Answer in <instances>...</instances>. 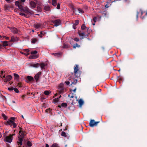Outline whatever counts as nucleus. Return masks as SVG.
<instances>
[{
    "label": "nucleus",
    "instance_id": "obj_1",
    "mask_svg": "<svg viewBox=\"0 0 147 147\" xmlns=\"http://www.w3.org/2000/svg\"><path fill=\"white\" fill-rule=\"evenodd\" d=\"M15 5L18 6L21 11H23L26 13H30L31 11L28 8L23 7V3L20 1H16L15 2Z\"/></svg>",
    "mask_w": 147,
    "mask_h": 147
},
{
    "label": "nucleus",
    "instance_id": "obj_2",
    "mask_svg": "<svg viewBox=\"0 0 147 147\" xmlns=\"http://www.w3.org/2000/svg\"><path fill=\"white\" fill-rule=\"evenodd\" d=\"M19 134L20 136V137L19 138V141L18 142V145H21L23 141V138L25 136V134L24 132L21 131L19 132Z\"/></svg>",
    "mask_w": 147,
    "mask_h": 147
},
{
    "label": "nucleus",
    "instance_id": "obj_3",
    "mask_svg": "<svg viewBox=\"0 0 147 147\" xmlns=\"http://www.w3.org/2000/svg\"><path fill=\"white\" fill-rule=\"evenodd\" d=\"M57 91L58 92L59 94H61L65 92V89L63 87V84H60L58 86V90Z\"/></svg>",
    "mask_w": 147,
    "mask_h": 147
},
{
    "label": "nucleus",
    "instance_id": "obj_4",
    "mask_svg": "<svg viewBox=\"0 0 147 147\" xmlns=\"http://www.w3.org/2000/svg\"><path fill=\"white\" fill-rule=\"evenodd\" d=\"M14 135V134H10L9 136H6L5 139V141L7 142L11 143L12 141L13 136Z\"/></svg>",
    "mask_w": 147,
    "mask_h": 147
},
{
    "label": "nucleus",
    "instance_id": "obj_5",
    "mask_svg": "<svg viewBox=\"0 0 147 147\" xmlns=\"http://www.w3.org/2000/svg\"><path fill=\"white\" fill-rule=\"evenodd\" d=\"M7 124L11 126H13V128L16 127L17 126L16 123L11 120H9L8 121H7Z\"/></svg>",
    "mask_w": 147,
    "mask_h": 147
},
{
    "label": "nucleus",
    "instance_id": "obj_6",
    "mask_svg": "<svg viewBox=\"0 0 147 147\" xmlns=\"http://www.w3.org/2000/svg\"><path fill=\"white\" fill-rule=\"evenodd\" d=\"M99 123V121L95 122L94 120H91L89 123V125L90 127H92L96 126Z\"/></svg>",
    "mask_w": 147,
    "mask_h": 147
},
{
    "label": "nucleus",
    "instance_id": "obj_7",
    "mask_svg": "<svg viewBox=\"0 0 147 147\" xmlns=\"http://www.w3.org/2000/svg\"><path fill=\"white\" fill-rule=\"evenodd\" d=\"M53 23L54 24V26H57L59 25L61 23V21L58 20L53 21Z\"/></svg>",
    "mask_w": 147,
    "mask_h": 147
},
{
    "label": "nucleus",
    "instance_id": "obj_8",
    "mask_svg": "<svg viewBox=\"0 0 147 147\" xmlns=\"http://www.w3.org/2000/svg\"><path fill=\"white\" fill-rule=\"evenodd\" d=\"M12 76L10 75H8L5 77V78H4V80L5 82H7L9 81L11 79Z\"/></svg>",
    "mask_w": 147,
    "mask_h": 147
},
{
    "label": "nucleus",
    "instance_id": "obj_9",
    "mask_svg": "<svg viewBox=\"0 0 147 147\" xmlns=\"http://www.w3.org/2000/svg\"><path fill=\"white\" fill-rule=\"evenodd\" d=\"M19 40V38L16 36H12L11 37V39L10 40V42H17Z\"/></svg>",
    "mask_w": 147,
    "mask_h": 147
},
{
    "label": "nucleus",
    "instance_id": "obj_10",
    "mask_svg": "<svg viewBox=\"0 0 147 147\" xmlns=\"http://www.w3.org/2000/svg\"><path fill=\"white\" fill-rule=\"evenodd\" d=\"M73 12L75 13H76V14H77V13H78V12L79 13H84V11L80 9H78L76 10V9H74L73 10Z\"/></svg>",
    "mask_w": 147,
    "mask_h": 147
},
{
    "label": "nucleus",
    "instance_id": "obj_11",
    "mask_svg": "<svg viewBox=\"0 0 147 147\" xmlns=\"http://www.w3.org/2000/svg\"><path fill=\"white\" fill-rule=\"evenodd\" d=\"M30 7L32 8H34L36 7V4L33 1H31L30 3Z\"/></svg>",
    "mask_w": 147,
    "mask_h": 147
},
{
    "label": "nucleus",
    "instance_id": "obj_12",
    "mask_svg": "<svg viewBox=\"0 0 147 147\" xmlns=\"http://www.w3.org/2000/svg\"><path fill=\"white\" fill-rule=\"evenodd\" d=\"M10 29L11 32L14 33H16L18 32L17 29L14 27H11Z\"/></svg>",
    "mask_w": 147,
    "mask_h": 147
},
{
    "label": "nucleus",
    "instance_id": "obj_13",
    "mask_svg": "<svg viewBox=\"0 0 147 147\" xmlns=\"http://www.w3.org/2000/svg\"><path fill=\"white\" fill-rule=\"evenodd\" d=\"M78 69V66L76 65L74 68V73L75 75L77 74Z\"/></svg>",
    "mask_w": 147,
    "mask_h": 147
},
{
    "label": "nucleus",
    "instance_id": "obj_14",
    "mask_svg": "<svg viewBox=\"0 0 147 147\" xmlns=\"http://www.w3.org/2000/svg\"><path fill=\"white\" fill-rule=\"evenodd\" d=\"M5 71H1L0 74V77L3 79V80H4V78H5Z\"/></svg>",
    "mask_w": 147,
    "mask_h": 147
},
{
    "label": "nucleus",
    "instance_id": "obj_15",
    "mask_svg": "<svg viewBox=\"0 0 147 147\" xmlns=\"http://www.w3.org/2000/svg\"><path fill=\"white\" fill-rule=\"evenodd\" d=\"M78 34L80 37H81V39L83 38V36L85 35V33L84 32H78Z\"/></svg>",
    "mask_w": 147,
    "mask_h": 147
},
{
    "label": "nucleus",
    "instance_id": "obj_16",
    "mask_svg": "<svg viewBox=\"0 0 147 147\" xmlns=\"http://www.w3.org/2000/svg\"><path fill=\"white\" fill-rule=\"evenodd\" d=\"M22 12H20L19 13V14L20 15H21L22 16H24L25 17H26V14H28V13L31 14L32 11H31L30 13H25L23 11H22Z\"/></svg>",
    "mask_w": 147,
    "mask_h": 147
},
{
    "label": "nucleus",
    "instance_id": "obj_17",
    "mask_svg": "<svg viewBox=\"0 0 147 147\" xmlns=\"http://www.w3.org/2000/svg\"><path fill=\"white\" fill-rule=\"evenodd\" d=\"M40 64L38 63H32L31 65V66L35 68H37L39 66Z\"/></svg>",
    "mask_w": 147,
    "mask_h": 147
},
{
    "label": "nucleus",
    "instance_id": "obj_18",
    "mask_svg": "<svg viewBox=\"0 0 147 147\" xmlns=\"http://www.w3.org/2000/svg\"><path fill=\"white\" fill-rule=\"evenodd\" d=\"M38 57V56L37 55H32L31 56H30L29 58L30 59H34L37 58Z\"/></svg>",
    "mask_w": 147,
    "mask_h": 147
},
{
    "label": "nucleus",
    "instance_id": "obj_19",
    "mask_svg": "<svg viewBox=\"0 0 147 147\" xmlns=\"http://www.w3.org/2000/svg\"><path fill=\"white\" fill-rule=\"evenodd\" d=\"M24 54L27 56L29 55V51L28 49H25L24 50Z\"/></svg>",
    "mask_w": 147,
    "mask_h": 147
},
{
    "label": "nucleus",
    "instance_id": "obj_20",
    "mask_svg": "<svg viewBox=\"0 0 147 147\" xmlns=\"http://www.w3.org/2000/svg\"><path fill=\"white\" fill-rule=\"evenodd\" d=\"M2 43H3V46L5 47L8 45V42L7 41H1V42Z\"/></svg>",
    "mask_w": 147,
    "mask_h": 147
},
{
    "label": "nucleus",
    "instance_id": "obj_21",
    "mask_svg": "<svg viewBox=\"0 0 147 147\" xmlns=\"http://www.w3.org/2000/svg\"><path fill=\"white\" fill-rule=\"evenodd\" d=\"M78 102L79 103V105H80V106L81 107L82 106L83 104H84V101L83 100L81 99H80L79 100Z\"/></svg>",
    "mask_w": 147,
    "mask_h": 147
},
{
    "label": "nucleus",
    "instance_id": "obj_22",
    "mask_svg": "<svg viewBox=\"0 0 147 147\" xmlns=\"http://www.w3.org/2000/svg\"><path fill=\"white\" fill-rule=\"evenodd\" d=\"M79 20H76V21H75V23L73 25V27L74 29H75V27L74 26H76V25H78V24H79Z\"/></svg>",
    "mask_w": 147,
    "mask_h": 147
},
{
    "label": "nucleus",
    "instance_id": "obj_23",
    "mask_svg": "<svg viewBox=\"0 0 147 147\" xmlns=\"http://www.w3.org/2000/svg\"><path fill=\"white\" fill-rule=\"evenodd\" d=\"M14 78L15 80H18L19 78V75L16 74H14Z\"/></svg>",
    "mask_w": 147,
    "mask_h": 147
},
{
    "label": "nucleus",
    "instance_id": "obj_24",
    "mask_svg": "<svg viewBox=\"0 0 147 147\" xmlns=\"http://www.w3.org/2000/svg\"><path fill=\"white\" fill-rule=\"evenodd\" d=\"M52 4L54 6H56L57 5L56 0H52Z\"/></svg>",
    "mask_w": 147,
    "mask_h": 147
},
{
    "label": "nucleus",
    "instance_id": "obj_25",
    "mask_svg": "<svg viewBox=\"0 0 147 147\" xmlns=\"http://www.w3.org/2000/svg\"><path fill=\"white\" fill-rule=\"evenodd\" d=\"M45 10L47 11H49L50 10V7L48 6H46L44 7Z\"/></svg>",
    "mask_w": 147,
    "mask_h": 147
},
{
    "label": "nucleus",
    "instance_id": "obj_26",
    "mask_svg": "<svg viewBox=\"0 0 147 147\" xmlns=\"http://www.w3.org/2000/svg\"><path fill=\"white\" fill-rule=\"evenodd\" d=\"M81 29L83 30H84L85 28H86V29L88 30L89 28H87L86 27V26L84 24H83L82 25V26H81Z\"/></svg>",
    "mask_w": 147,
    "mask_h": 147
},
{
    "label": "nucleus",
    "instance_id": "obj_27",
    "mask_svg": "<svg viewBox=\"0 0 147 147\" xmlns=\"http://www.w3.org/2000/svg\"><path fill=\"white\" fill-rule=\"evenodd\" d=\"M39 66L42 69H44L45 66V64L44 63H41Z\"/></svg>",
    "mask_w": 147,
    "mask_h": 147
},
{
    "label": "nucleus",
    "instance_id": "obj_28",
    "mask_svg": "<svg viewBox=\"0 0 147 147\" xmlns=\"http://www.w3.org/2000/svg\"><path fill=\"white\" fill-rule=\"evenodd\" d=\"M69 47V46L68 45L63 44V48H68Z\"/></svg>",
    "mask_w": 147,
    "mask_h": 147
},
{
    "label": "nucleus",
    "instance_id": "obj_29",
    "mask_svg": "<svg viewBox=\"0 0 147 147\" xmlns=\"http://www.w3.org/2000/svg\"><path fill=\"white\" fill-rule=\"evenodd\" d=\"M40 25L39 24H36L34 25L36 29H38L40 27Z\"/></svg>",
    "mask_w": 147,
    "mask_h": 147
},
{
    "label": "nucleus",
    "instance_id": "obj_30",
    "mask_svg": "<svg viewBox=\"0 0 147 147\" xmlns=\"http://www.w3.org/2000/svg\"><path fill=\"white\" fill-rule=\"evenodd\" d=\"M51 147H59L58 145L56 143L53 144Z\"/></svg>",
    "mask_w": 147,
    "mask_h": 147
},
{
    "label": "nucleus",
    "instance_id": "obj_31",
    "mask_svg": "<svg viewBox=\"0 0 147 147\" xmlns=\"http://www.w3.org/2000/svg\"><path fill=\"white\" fill-rule=\"evenodd\" d=\"M37 10L39 12H41L42 11L41 7L39 6H38L37 7Z\"/></svg>",
    "mask_w": 147,
    "mask_h": 147
},
{
    "label": "nucleus",
    "instance_id": "obj_32",
    "mask_svg": "<svg viewBox=\"0 0 147 147\" xmlns=\"http://www.w3.org/2000/svg\"><path fill=\"white\" fill-rule=\"evenodd\" d=\"M50 93V92L47 90L45 91L44 92V94L46 95H49Z\"/></svg>",
    "mask_w": 147,
    "mask_h": 147
},
{
    "label": "nucleus",
    "instance_id": "obj_33",
    "mask_svg": "<svg viewBox=\"0 0 147 147\" xmlns=\"http://www.w3.org/2000/svg\"><path fill=\"white\" fill-rule=\"evenodd\" d=\"M27 78L29 81H31L33 80V78L31 76H28Z\"/></svg>",
    "mask_w": 147,
    "mask_h": 147
},
{
    "label": "nucleus",
    "instance_id": "obj_34",
    "mask_svg": "<svg viewBox=\"0 0 147 147\" xmlns=\"http://www.w3.org/2000/svg\"><path fill=\"white\" fill-rule=\"evenodd\" d=\"M61 106L64 107H66L67 106V105L66 103H63L61 104Z\"/></svg>",
    "mask_w": 147,
    "mask_h": 147
},
{
    "label": "nucleus",
    "instance_id": "obj_35",
    "mask_svg": "<svg viewBox=\"0 0 147 147\" xmlns=\"http://www.w3.org/2000/svg\"><path fill=\"white\" fill-rule=\"evenodd\" d=\"M61 135L62 136H63L64 137H66V135L65 132L64 131H62L61 134Z\"/></svg>",
    "mask_w": 147,
    "mask_h": 147
},
{
    "label": "nucleus",
    "instance_id": "obj_36",
    "mask_svg": "<svg viewBox=\"0 0 147 147\" xmlns=\"http://www.w3.org/2000/svg\"><path fill=\"white\" fill-rule=\"evenodd\" d=\"M77 80H74L73 81H71V85L72 84H76L77 82Z\"/></svg>",
    "mask_w": 147,
    "mask_h": 147
},
{
    "label": "nucleus",
    "instance_id": "obj_37",
    "mask_svg": "<svg viewBox=\"0 0 147 147\" xmlns=\"http://www.w3.org/2000/svg\"><path fill=\"white\" fill-rule=\"evenodd\" d=\"M37 41V39H36L34 38V39H32V40L31 42L32 43H33V44H34V43H35L36 42V41Z\"/></svg>",
    "mask_w": 147,
    "mask_h": 147
},
{
    "label": "nucleus",
    "instance_id": "obj_38",
    "mask_svg": "<svg viewBox=\"0 0 147 147\" xmlns=\"http://www.w3.org/2000/svg\"><path fill=\"white\" fill-rule=\"evenodd\" d=\"M39 76H38V74H36L34 76V78L36 80V81H37L38 80V79Z\"/></svg>",
    "mask_w": 147,
    "mask_h": 147
},
{
    "label": "nucleus",
    "instance_id": "obj_39",
    "mask_svg": "<svg viewBox=\"0 0 147 147\" xmlns=\"http://www.w3.org/2000/svg\"><path fill=\"white\" fill-rule=\"evenodd\" d=\"M30 53L31 55H34L37 53V51H32Z\"/></svg>",
    "mask_w": 147,
    "mask_h": 147
},
{
    "label": "nucleus",
    "instance_id": "obj_40",
    "mask_svg": "<svg viewBox=\"0 0 147 147\" xmlns=\"http://www.w3.org/2000/svg\"><path fill=\"white\" fill-rule=\"evenodd\" d=\"M80 47V45H79L77 43H76V44H75L73 46V48H76V47Z\"/></svg>",
    "mask_w": 147,
    "mask_h": 147
},
{
    "label": "nucleus",
    "instance_id": "obj_41",
    "mask_svg": "<svg viewBox=\"0 0 147 147\" xmlns=\"http://www.w3.org/2000/svg\"><path fill=\"white\" fill-rule=\"evenodd\" d=\"M27 145L30 147L32 145L30 141H28L27 142Z\"/></svg>",
    "mask_w": 147,
    "mask_h": 147
},
{
    "label": "nucleus",
    "instance_id": "obj_42",
    "mask_svg": "<svg viewBox=\"0 0 147 147\" xmlns=\"http://www.w3.org/2000/svg\"><path fill=\"white\" fill-rule=\"evenodd\" d=\"M8 90L10 91H12L14 90V88L13 87H11L8 88Z\"/></svg>",
    "mask_w": 147,
    "mask_h": 147
},
{
    "label": "nucleus",
    "instance_id": "obj_43",
    "mask_svg": "<svg viewBox=\"0 0 147 147\" xmlns=\"http://www.w3.org/2000/svg\"><path fill=\"white\" fill-rule=\"evenodd\" d=\"M59 100V98H56L54 99V101L55 103H56L58 102Z\"/></svg>",
    "mask_w": 147,
    "mask_h": 147
},
{
    "label": "nucleus",
    "instance_id": "obj_44",
    "mask_svg": "<svg viewBox=\"0 0 147 147\" xmlns=\"http://www.w3.org/2000/svg\"><path fill=\"white\" fill-rule=\"evenodd\" d=\"M97 19V18L96 17H94L93 19V21H94V22H96Z\"/></svg>",
    "mask_w": 147,
    "mask_h": 147
},
{
    "label": "nucleus",
    "instance_id": "obj_45",
    "mask_svg": "<svg viewBox=\"0 0 147 147\" xmlns=\"http://www.w3.org/2000/svg\"><path fill=\"white\" fill-rule=\"evenodd\" d=\"M14 91L16 93H18L19 91L18 89L16 88H14Z\"/></svg>",
    "mask_w": 147,
    "mask_h": 147
},
{
    "label": "nucleus",
    "instance_id": "obj_46",
    "mask_svg": "<svg viewBox=\"0 0 147 147\" xmlns=\"http://www.w3.org/2000/svg\"><path fill=\"white\" fill-rule=\"evenodd\" d=\"M72 94H70L68 96L70 98H73L74 97V95H72Z\"/></svg>",
    "mask_w": 147,
    "mask_h": 147
},
{
    "label": "nucleus",
    "instance_id": "obj_47",
    "mask_svg": "<svg viewBox=\"0 0 147 147\" xmlns=\"http://www.w3.org/2000/svg\"><path fill=\"white\" fill-rule=\"evenodd\" d=\"M3 116L5 120H6L7 119V117L5 115H3Z\"/></svg>",
    "mask_w": 147,
    "mask_h": 147
},
{
    "label": "nucleus",
    "instance_id": "obj_48",
    "mask_svg": "<svg viewBox=\"0 0 147 147\" xmlns=\"http://www.w3.org/2000/svg\"><path fill=\"white\" fill-rule=\"evenodd\" d=\"M57 8L58 9H59L60 8V5L58 3L57 5Z\"/></svg>",
    "mask_w": 147,
    "mask_h": 147
},
{
    "label": "nucleus",
    "instance_id": "obj_49",
    "mask_svg": "<svg viewBox=\"0 0 147 147\" xmlns=\"http://www.w3.org/2000/svg\"><path fill=\"white\" fill-rule=\"evenodd\" d=\"M65 83L67 85H69L70 84V82L69 81H66L65 82Z\"/></svg>",
    "mask_w": 147,
    "mask_h": 147
},
{
    "label": "nucleus",
    "instance_id": "obj_50",
    "mask_svg": "<svg viewBox=\"0 0 147 147\" xmlns=\"http://www.w3.org/2000/svg\"><path fill=\"white\" fill-rule=\"evenodd\" d=\"M74 40L75 41H76V42H78V41H79V38H74Z\"/></svg>",
    "mask_w": 147,
    "mask_h": 147
},
{
    "label": "nucleus",
    "instance_id": "obj_51",
    "mask_svg": "<svg viewBox=\"0 0 147 147\" xmlns=\"http://www.w3.org/2000/svg\"><path fill=\"white\" fill-rule=\"evenodd\" d=\"M15 117H11V118H10V120H12V121H13L14 120V119H15Z\"/></svg>",
    "mask_w": 147,
    "mask_h": 147
},
{
    "label": "nucleus",
    "instance_id": "obj_52",
    "mask_svg": "<svg viewBox=\"0 0 147 147\" xmlns=\"http://www.w3.org/2000/svg\"><path fill=\"white\" fill-rule=\"evenodd\" d=\"M109 7V6H108V5L107 4L105 5V7L106 8H107Z\"/></svg>",
    "mask_w": 147,
    "mask_h": 147
},
{
    "label": "nucleus",
    "instance_id": "obj_53",
    "mask_svg": "<svg viewBox=\"0 0 147 147\" xmlns=\"http://www.w3.org/2000/svg\"><path fill=\"white\" fill-rule=\"evenodd\" d=\"M38 74V76H39V75H40L41 74V72H38L37 74Z\"/></svg>",
    "mask_w": 147,
    "mask_h": 147
},
{
    "label": "nucleus",
    "instance_id": "obj_54",
    "mask_svg": "<svg viewBox=\"0 0 147 147\" xmlns=\"http://www.w3.org/2000/svg\"><path fill=\"white\" fill-rule=\"evenodd\" d=\"M25 1V0H20L21 2H22V3L24 2Z\"/></svg>",
    "mask_w": 147,
    "mask_h": 147
},
{
    "label": "nucleus",
    "instance_id": "obj_55",
    "mask_svg": "<svg viewBox=\"0 0 147 147\" xmlns=\"http://www.w3.org/2000/svg\"><path fill=\"white\" fill-rule=\"evenodd\" d=\"M5 38L7 40H8L9 39V38L8 37H6V36H5Z\"/></svg>",
    "mask_w": 147,
    "mask_h": 147
},
{
    "label": "nucleus",
    "instance_id": "obj_56",
    "mask_svg": "<svg viewBox=\"0 0 147 147\" xmlns=\"http://www.w3.org/2000/svg\"><path fill=\"white\" fill-rule=\"evenodd\" d=\"M76 88H75L74 89V90H73V91L74 92H76Z\"/></svg>",
    "mask_w": 147,
    "mask_h": 147
},
{
    "label": "nucleus",
    "instance_id": "obj_57",
    "mask_svg": "<svg viewBox=\"0 0 147 147\" xmlns=\"http://www.w3.org/2000/svg\"><path fill=\"white\" fill-rule=\"evenodd\" d=\"M45 147H49V145L48 144H46V146Z\"/></svg>",
    "mask_w": 147,
    "mask_h": 147
},
{
    "label": "nucleus",
    "instance_id": "obj_58",
    "mask_svg": "<svg viewBox=\"0 0 147 147\" xmlns=\"http://www.w3.org/2000/svg\"><path fill=\"white\" fill-rule=\"evenodd\" d=\"M140 11L141 12V15H142L143 14V12L141 10Z\"/></svg>",
    "mask_w": 147,
    "mask_h": 147
},
{
    "label": "nucleus",
    "instance_id": "obj_59",
    "mask_svg": "<svg viewBox=\"0 0 147 147\" xmlns=\"http://www.w3.org/2000/svg\"><path fill=\"white\" fill-rule=\"evenodd\" d=\"M138 13H139L138 12L137 14L136 15V17H137V18H138Z\"/></svg>",
    "mask_w": 147,
    "mask_h": 147
},
{
    "label": "nucleus",
    "instance_id": "obj_60",
    "mask_svg": "<svg viewBox=\"0 0 147 147\" xmlns=\"http://www.w3.org/2000/svg\"><path fill=\"white\" fill-rule=\"evenodd\" d=\"M53 54L55 55H58V53H53Z\"/></svg>",
    "mask_w": 147,
    "mask_h": 147
},
{
    "label": "nucleus",
    "instance_id": "obj_61",
    "mask_svg": "<svg viewBox=\"0 0 147 147\" xmlns=\"http://www.w3.org/2000/svg\"><path fill=\"white\" fill-rule=\"evenodd\" d=\"M5 36H2L1 37H2L3 38H5Z\"/></svg>",
    "mask_w": 147,
    "mask_h": 147
},
{
    "label": "nucleus",
    "instance_id": "obj_62",
    "mask_svg": "<svg viewBox=\"0 0 147 147\" xmlns=\"http://www.w3.org/2000/svg\"><path fill=\"white\" fill-rule=\"evenodd\" d=\"M2 48V45L0 44V49H1Z\"/></svg>",
    "mask_w": 147,
    "mask_h": 147
},
{
    "label": "nucleus",
    "instance_id": "obj_63",
    "mask_svg": "<svg viewBox=\"0 0 147 147\" xmlns=\"http://www.w3.org/2000/svg\"><path fill=\"white\" fill-rule=\"evenodd\" d=\"M2 137V135L1 133L0 132V138H1Z\"/></svg>",
    "mask_w": 147,
    "mask_h": 147
},
{
    "label": "nucleus",
    "instance_id": "obj_64",
    "mask_svg": "<svg viewBox=\"0 0 147 147\" xmlns=\"http://www.w3.org/2000/svg\"><path fill=\"white\" fill-rule=\"evenodd\" d=\"M50 109H47L46 110V111H47V112H48V111H50Z\"/></svg>",
    "mask_w": 147,
    "mask_h": 147
}]
</instances>
